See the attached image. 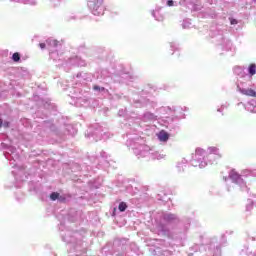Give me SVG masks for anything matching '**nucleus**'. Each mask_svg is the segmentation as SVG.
I'll list each match as a JSON object with an SVG mask.
<instances>
[{
  "instance_id": "39448f33",
  "label": "nucleus",
  "mask_w": 256,
  "mask_h": 256,
  "mask_svg": "<svg viewBox=\"0 0 256 256\" xmlns=\"http://www.w3.org/2000/svg\"><path fill=\"white\" fill-rule=\"evenodd\" d=\"M118 209L121 213H123V211H126L127 210V203L125 202H121L118 206Z\"/></svg>"
},
{
  "instance_id": "ddd939ff",
  "label": "nucleus",
  "mask_w": 256,
  "mask_h": 256,
  "mask_svg": "<svg viewBox=\"0 0 256 256\" xmlns=\"http://www.w3.org/2000/svg\"><path fill=\"white\" fill-rule=\"evenodd\" d=\"M3 127H9V122H4Z\"/></svg>"
},
{
  "instance_id": "f03ea898",
  "label": "nucleus",
  "mask_w": 256,
  "mask_h": 256,
  "mask_svg": "<svg viewBox=\"0 0 256 256\" xmlns=\"http://www.w3.org/2000/svg\"><path fill=\"white\" fill-rule=\"evenodd\" d=\"M159 141H169V133L165 132V130H162L158 134Z\"/></svg>"
},
{
  "instance_id": "f8f14e48",
  "label": "nucleus",
  "mask_w": 256,
  "mask_h": 256,
  "mask_svg": "<svg viewBox=\"0 0 256 256\" xmlns=\"http://www.w3.org/2000/svg\"><path fill=\"white\" fill-rule=\"evenodd\" d=\"M231 25H237V20L235 19L231 20Z\"/></svg>"
},
{
  "instance_id": "4468645a",
  "label": "nucleus",
  "mask_w": 256,
  "mask_h": 256,
  "mask_svg": "<svg viewBox=\"0 0 256 256\" xmlns=\"http://www.w3.org/2000/svg\"><path fill=\"white\" fill-rule=\"evenodd\" d=\"M3 127V119L0 118V128Z\"/></svg>"
},
{
  "instance_id": "7ed1b4c3",
  "label": "nucleus",
  "mask_w": 256,
  "mask_h": 256,
  "mask_svg": "<svg viewBox=\"0 0 256 256\" xmlns=\"http://www.w3.org/2000/svg\"><path fill=\"white\" fill-rule=\"evenodd\" d=\"M12 60L14 61V63H19V61H21V54H19V52H15L12 55Z\"/></svg>"
},
{
  "instance_id": "1a4fd4ad",
  "label": "nucleus",
  "mask_w": 256,
  "mask_h": 256,
  "mask_svg": "<svg viewBox=\"0 0 256 256\" xmlns=\"http://www.w3.org/2000/svg\"><path fill=\"white\" fill-rule=\"evenodd\" d=\"M93 89H94V91H105V88H103V87L101 88V87H99L97 85L94 86Z\"/></svg>"
},
{
  "instance_id": "dca6fc26",
  "label": "nucleus",
  "mask_w": 256,
  "mask_h": 256,
  "mask_svg": "<svg viewBox=\"0 0 256 256\" xmlns=\"http://www.w3.org/2000/svg\"><path fill=\"white\" fill-rule=\"evenodd\" d=\"M230 177H233V174H231Z\"/></svg>"
},
{
  "instance_id": "2eb2a0df",
  "label": "nucleus",
  "mask_w": 256,
  "mask_h": 256,
  "mask_svg": "<svg viewBox=\"0 0 256 256\" xmlns=\"http://www.w3.org/2000/svg\"><path fill=\"white\" fill-rule=\"evenodd\" d=\"M235 177H239V175H238V174H235Z\"/></svg>"
},
{
  "instance_id": "9b49d317",
  "label": "nucleus",
  "mask_w": 256,
  "mask_h": 256,
  "mask_svg": "<svg viewBox=\"0 0 256 256\" xmlns=\"http://www.w3.org/2000/svg\"><path fill=\"white\" fill-rule=\"evenodd\" d=\"M39 47H40L41 49H45L46 44H45V43H40V44H39Z\"/></svg>"
},
{
  "instance_id": "6e6552de",
  "label": "nucleus",
  "mask_w": 256,
  "mask_h": 256,
  "mask_svg": "<svg viewBox=\"0 0 256 256\" xmlns=\"http://www.w3.org/2000/svg\"><path fill=\"white\" fill-rule=\"evenodd\" d=\"M48 44L51 45L52 47H58L59 41H57V40H49Z\"/></svg>"
},
{
  "instance_id": "20e7f679",
  "label": "nucleus",
  "mask_w": 256,
  "mask_h": 256,
  "mask_svg": "<svg viewBox=\"0 0 256 256\" xmlns=\"http://www.w3.org/2000/svg\"><path fill=\"white\" fill-rule=\"evenodd\" d=\"M249 74L250 75H255L256 74V65L255 64H250L248 68Z\"/></svg>"
},
{
  "instance_id": "9d476101",
  "label": "nucleus",
  "mask_w": 256,
  "mask_h": 256,
  "mask_svg": "<svg viewBox=\"0 0 256 256\" xmlns=\"http://www.w3.org/2000/svg\"><path fill=\"white\" fill-rule=\"evenodd\" d=\"M167 5H168V7H173V5H174L173 0H168Z\"/></svg>"
},
{
  "instance_id": "0eeeda50",
  "label": "nucleus",
  "mask_w": 256,
  "mask_h": 256,
  "mask_svg": "<svg viewBox=\"0 0 256 256\" xmlns=\"http://www.w3.org/2000/svg\"><path fill=\"white\" fill-rule=\"evenodd\" d=\"M166 219L167 221H175V219H177V216H175V214H168L166 215Z\"/></svg>"
},
{
  "instance_id": "f257e3e1",
  "label": "nucleus",
  "mask_w": 256,
  "mask_h": 256,
  "mask_svg": "<svg viewBox=\"0 0 256 256\" xmlns=\"http://www.w3.org/2000/svg\"><path fill=\"white\" fill-rule=\"evenodd\" d=\"M92 12L94 15H103V13H105V7H103V0H97V3L93 4Z\"/></svg>"
},
{
  "instance_id": "423d86ee",
  "label": "nucleus",
  "mask_w": 256,
  "mask_h": 256,
  "mask_svg": "<svg viewBox=\"0 0 256 256\" xmlns=\"http://www.w3.org/2000/svg\"><path fill=\"white\" fill-rule=\"evenodd\" d=\"M51 201H57L59 199V192H53L50 194Z\"/></svg>"
}]
</instances>
